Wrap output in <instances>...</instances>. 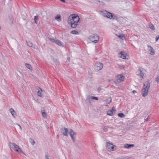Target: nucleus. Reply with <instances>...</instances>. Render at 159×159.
<instances>
[{
	"instance_id": "nucleus-10",
	"label": "nucleus",
	"mask_w": 159,
	"mask_h": 159,
	"mask_svg": "<svg viewBox=\"0 0 159 159\" xmlns=\"http://www.w3.org/2000/svg\"><path fill=\"white\" fill-rule=\"evenodd\" d=\"M148 49L149 53L151 55H154L155 53V52L153 48L150 46L148 45Z\"/></svg>"
},
{
	"instance_id": "nucleus-40",
	"label": "nucleus",
	"mask_w": 159,
	"mask_h": 159,
	"mask_svg": "<svg viewBox=\"0 0 159 159\" xmlns=\"http://www.w3.org/2000/svg\"><path fill=\"white\" fill-rule=\"evenodd\" d=\"M136 91H135V90H133V93H136Z\"/></svg>"
},
{
	"instance_id": "nucleus-42",
	"label": "nucleus",
	"mask_w": 159,
	"mask_h": 159,
	"mask_svg": "<svg viewBox=\"0 0 159 159\" xmlns=\"http://www.w3.org/2000/svg\"><path fill=\"white\" fill-rule=\"evenodd\" d=\"M109 99H110V102L111 101V99L110 98H109Z\"/></svg>"
},
{
	"instance_id": "nucleus-13",
	"label": "nucleus",
	"mask_w": 159,
	"mask_h": 159,
	"mask_svg": "<svg viewBox=\"0 0 159 159\" xmlns=\"http://www.w3.org/2000/svg\"><path fill=\"white\" fill-rule=\"evenodd\" d=\"M61 133L64 135L67 136V133L68 132V130L66 128H63L61 129Z\"/></svg>"
},
{
	"instance_id": "nucleus-26",
	"label": "nucleus",
	"mask_w": 159,
	"mask_h": 159,
	"mask_svg": "<svg viewBox=\"0 0 159 159\" xmlns=\"http://www.w3.org/2000/svg\"><path fill=\"white\" fill-rule=\"evenodd\" d=\"M138 76L140 78H141V79H142L143 78L144 74L143 73L142 71Z\"/></svg>"
},
{
	"instance_id": "nucleus-24",
	"label": "nucleus",
	"mask_w": 159,
	"mask_h": 159,
	"mask_svg": "<svg viewBox=\"0 0 159 159\" xmlns=\"http://www.w3.org/2000/svg\"><path fill=\"white\" fill-rule=\"evenodd\" d=\"M70 33L72 34H79L77 31L75 30L71 31L70 32Z\"/></svg>"
},
{
	"instance_id": "nucleus-8",
	"label": "nucleus",
	"mask_w": 159,
	"mask_h": 159,
	"mask_svg": "<svg viewBox=\"0 0 159 159\" xmlns=\"http://www.w3.org/2000/svg\"><path fill=\"white\" fill-rule=\"evenodd\" d=\"M48 39L51 42L53 43H55L56 44L59 46H61L62 47L64 46V45L62 43L57 39H54L50 38H49Z\"/></svg>"
},
{
	"instance_id": "nucleus-27",
	"label": "nucleus",
	"mask_w": 159,
	"mask_h": 159,
	"mask_svg": "<svg viewBox=\"0 0 159 159\" xmlns=\"http://www.w3.org/2000/svg\"><path fill=\"white\" fill-rule=\"evenodd\" d=\"M142 68H140L139 69V70L137 71L136 73H137V75H139V74H140V73L142 72Z\"/></svg>"
},
{
	"instance_id": "nucleus-9",
	"label": "nucleus",
	"mask_w": 159,
	"mask_h": 159,
	"mask_svg": "<svg viewBox=\"0 0 159 159\" xmlns=\"http://www.w3.org/2000/svg\"><path fill=\"white\" fill-rule=\"evenodd\" d=\"M69 134L73 142H75V133L72 130L70 129L69 132Z\"/></svg>"
},
{
	"instance_id": "nucleus-3",
	"label": "nucleus",
	"mask_w": 159,
	"mask_h": 159,
	"mask_svg": "<svg viewBox=\"0 0 159 159\" xmlns=\"http://www.w3.org/2000/svg\"><path fill=\"white\" fill-rule=\"evenodd\" d=\"M150 86V84L149 80H147L144 83L143 88L142 91V94L143 97H144L148 95Z\"/></svg>"
},
{
	"instance_id": "nucleus-22",
	"label": "nucleus",
	"mask_w": 159,
	"mask_h": 159,
	"mask_svg": "<svg viewBox=\"0 0 159 159\" xmlns=\"http://www.w3.org/2000/svg\"><path fill=\"white\" fill-rule=\"evenodd\" d=\"M118 116L120 117V118H124L125 117V115L123 113H120L118 114Z\"/></svg>"
},
{
	"instance_id": "nucleus-20",
	"label": "nucleus",
	"mask_w": 159,
	"mask_h": 159,
	"mask_svg": "<svg viewBox=\"0 0 159 159\" xmlns=\"http://www.w3.org/2000/svg\"><path fill=\"white\" fill-rule=\"evenodd\" d=\"M42 91V90L41 89L39 88L37 92V95L38 96L41 97H43V95L41 94Z\"/></svg>"
},
{
	"instance_id": "nucleus-37",
	"label": "nucleus",
	"mask_w": 159,
	"mask_h": 159,
	"mask_svg": "<svg viewBox=\"0 0 159 159\" xmlns=\"http://www.w3.org/2000/svg\"><path fill=\"white\" fill-rule=\"evenodd\" d=\"M149 120V118L148 117L146 119H145L144 120L146 121H148Z\"/></svg>"
},
{
	"instance_id": "nucleus-23",
	"label": "nucleus",
	"mask_w": 159,
	"mask_h": 159,
	"mask_svg": "<svg viewBox=\"0 0 159 159\" xmlns=\"http://www.w3.org/2000/svg\"><path fill=\"white\" fill-rule=\"evenodd\" d=\"M39 18L38 16H35L34 17V23H35L37 24L38 23V20Z\"/></svg>"
},
{
	"instance_id": "nucleus-46",
	"label": "nucleus",
	"mask_w": 159,
	"mask_h": 159,
	"mask_svg": "<svg viewBox=\"0 0 159 159\" xmlns=\"http://www.w3.org/2000/svg\"><path fill=\"white\" fill-rule=\"evenodd\" d=\"M1 27H0V30H1Z\"/></svg>"
},
{
	"instance_id": "nucleus-44",
	"label": "nucleus",
	"mask_w": 159,
	"mask_h": 159,
	"mask_svg": "<svg viewBox=\"0 0 159 159\" xmlns=\"http://www.w3.org/2000/svg\"><path fill=\"white\" fill-rule=\"evenodd\" d=\"M119 159H122V158H119Z\"/></svg>"
},
{
	"instance_id": "nucleus-19",
	"label": "nucleus",
	"mask_w": 159,
	"mask_h": 159,
	"mask_svg": "<svg viewBox=\"0 0 159 159\" xmlns=\"http://www.w3.org/2000/svg\"><path fill=\"white\" fill-rule=\"evenodd\" d=\"M55 19L57 21H61V16L60 15H57L55 17Z\"/></svg>"
},
{
	"instance_id": "nucleus-5",
	"label": "nucleus",
	"mask_w": 159,
	"mask_h": 159,
	"mask_svg": "<svg viewBox=\"0 0 159 159\" xmlns=\"http://www.w3.org/2000/svg\"><path fill=\"white\" fill-rule=\"evenodd\" d=\"M105 145L107 150L109 152L114 151L116 149V146L111 143L107 142Z\"/></svg>"
},
{
	"instance_id": "nucleus-43",
	"label": "nucleus",
	"mask_w": 159,
	"mask_h": 159,
	"mask_svg": "<svg viewBox=\"0 0 159 159\" xmlns=\"http://www.w3.org/2000/svg\"><path fill=\"white\" fill-rule=\"evenodd\" d=\"M97 2H99V3H100V1H99V0H97Z\"/></svg>"
},
{
	"instance_id": "nucleus-14",
	"label": "nucleus",
	"mask_w": 159,
	"mask_h": 159,
	"mask_svg": "<svg viewBox=\"0 0 159 159\" xmlns=\"http://www.w3.org/2000/svg\"><path fill=\"white\" fill-rule=\"evenodd\" d=\"M41 112L42 113V116L44 118H46L47 116V114L45 112V110L44 108H42L41 109Z\"/></svg>"
},
{
	"instance_id": "nucleus-1",
	"label": "nucleus",
	"mask_w": 159,
	"mask_h": 159,
	"mask_svg": "<svg viewBox=\"0 0 159 159\" xmlns=\"http://www.w3.org/2000/svg\"><path fill=\"white\" fill-rule=\"evenodd\" d=\"M79 20L80 18L78 15L76 14H73L69 16L67 22L70 25L72 28H75L78 25Z\"/></svg>"
},
{
	"instance_id": "nucleus-30",
	"label": "nucleus",
	"mask_w": 159,
	"mask_h": 159,
	"mask_svg": "<svg viewBox=\"0 0 159 159\" xmlns=\"http://www.w3.org/2000/svg\"><path fill=\"white\" fill-rule=\"evenodd\" d=\"M118 37L122 40H124V39L125 38V35H120L118 36Z\"/></svg>"
},
{
	"instance_id": "nucleus-45",
	"label": "nucleus",
	"mask_w": 159,
	"mask_h": 159,
	"mask_svg": "<svg viewBox=\"0 0 159 159\" xmlns=\"http://www.w3.org/2000/svg\"><path fill=\"white\" fill-rule=\"evenodd\" d=\"M57 137H58V135H57Z\"/></svg>"
},
{
	"instance_id": "nucleus-7",
	"label": "nucleus",
	"mask_w": 159,
	"mask_h": 159,
	"mask_svg": "<svg viewBox=\"0 0 159 159\" xmlns=\"http://www.w3.org/2000/svg\"><path fill=\"white\" fill-rule=\"evenodd\" d=\"M103 66V64L102 63L97 62L94 66L95 69L97 71H99L102 69Z\"/></svg>"
},
{
	"instance_id": "nucleus-39",
	"label": "nucleus",
	"mask_w": 159,
	"mask_h": 159,
	"mask_svg": "<svg viewBox=\"0 0 159 159\" xmlns=\"http://www.w3.org/2000/svg\"><path fill=\"white\" fill-rule=\"evenodd\" d=\"M18 125L20 129L21 130L22 129L21 126L20 125H19L18 124Z\"/></svg>"
},
{
	"instance_id": "nucleus-2",
	"label": "nucleus",
	"mask_w": 159,
	"mask_h": 159,
	"mask_svg": "<svg viewBox=\"0 0 159 159\" xmlns=\"http://www.w3.org/2000/svg\"><path fill=\"white\" fill-rule=\"evenodd\" d=\"M99 13L102 16L104 17L113 20L117 19V17L116 15L106 10H103L100 11Z\"/></svg>"
},
{
	"instance_id": "nucleus-18",
	"label": "nucleus",
	"mask_w": 159,
	"mask_h": 159,
	"mask_svg": "<svg viewBox=\"0 0 159 159\" xmlns=\"http://www.w3.org/2000/svg\"><path fill=\"white\" fill-rule=\"evenodd\" d=\"M134 144H126L124 145V147L126 148H130L134 147Z\"/></svg>"
},
{
	"instance_id": "nucleus-31",
	"label": "nucleus",
	"mask_w": 159,
	"mask_h": 159,
	"mask_svg": "<svg viewBox=\"0 0 159 159\" xmlns=\"http://www.w3.org/2000/svg\"><path fill=\"white\" fill-rule=\"evenodd\" d=\"M27 44L29 47H32L33 44L31 43L28 42H27Z\"/></svg>"
},
{
	"instance_id": "nucleus-28",
	"label": "nucleus",
	"mask_w": 159,
	"mask_h": 159,
	"mask_svg": "<svg viewBox=\"0 0 159 159\" xmlns=\"http://www.w3.org/2000/svg\"><path fill=\"white\" fill-rule=\"evenodd\" d=\"M150 28L152 30H155V27L154 25L152 24H150L149 25Z\"/></svg>"
},
{
	"instance_id": "nucleus-11",
	"label": "nucleus",
	"mask_w": 159,
	"mask_h": 159,
	"mask_svg": "<svg viewBox=\"0 0 159 159\" xmlns=\"http://www.w3.org/2000/svg\"><path fill=\"white\" fill-rule=\"evenodd\" d=\"M116 111L115 108L113 107H112L111 109L107 111V113L108 115L110 116H112Z\"/></svg>"
},
{
	"instance_id": "nucleus-29",
	"label": "nucleus",
	"mask_w": 159,
	"mask_h": 159,
	"mask_svg": "<svg viewBox=\"0 0 159 159\" xmlns=\"http://www.w3.org/2000/svg\"><path fill=\"white\" fill-rule=\"evenodd\" d=\"M102 129L103 130L106 131L108 130V127L107 126H103V127Z\"/></svg>"
},
{
	"instance_id": "nucleus-25",
	"label": "nucleus",
	"mask_w": 159,
	"mask_h": 159,
	"mask_svg": "<svg viewBox=\"0 0 159 159\" xmlns=\"http://www.w3.org/2000/svg\"><path fill=\"white\" fill-rule=\"evenodd\" d=\"M30 143L32 145H34L35 143V142L34 141V140L33 139H31V138L30 139Z\"/></svg>"
},
{
	"instance_id": "nucleus-36",
	"label": "nucleus",
	"mask_w": 159,
	"mask_h": 159,
	"mask_svg": "<svg viewBox=\"0 0 159 159\" xmlns=\"http://www.w3.org/2000/svg\"><path fill=\"white\" fill-rule=\"evenodd\" d=\"M101 90V89L100 87H99L98 89V92H100Z\"/></svg>"
},
{
	"instance_id": "nucleus-12",
	"label": "nucleus",
	"mask_w": 159,
	"mask_h": 159,
	"mask_svg": "<svg viewBox=\"0 0 159 159\" xmlns=\"http://www.w3.org/2000/svg\"><path fill=\"white\" fill-rule=\"evenodd\" d=\"M117 80L118 83H120V82L124 81L125 79V76L122 75H117Z\"/></svg>"
},
{
	"instance_id": "nucleus-21",
	"label": "nucleus",
	"mask_w": 159,
	"mask_h": 159,
	"mask_svg": "<svg viewBox=\"0 0 159 159\" xmlns=\"http://www.w3.org/2000/svg\"><path fill=\"white\" fill-rule=\"evenodd\" d=\"M25 65L26 67L30 70H32V68L31 67V66L29 64L26 63L25 64Z\"/></svg>"
},
{
	"instance_id": "nucleus-16",
	"label": "nucleus",
	"mask_w": 159,
	"mask_h": 159,
	"mask_svg": "<svg viewBox=\"0 0 159 159\" xmlns=\"http://www.w3.org/2000/svg\"><path fill=\"white\" fill-rule=\"evenodd\" d=\"M86 101L89 102V103L91 104V100L92 99V96L91 97L90 96H87L86 99Z\"/></svg>"
},
{
	"instance_id": "nucleus-4",
	"label": "nucleus",
	"mask_w": 159,
	"mask_h": 159,
	"mask_svg": "<svg viewBox=\"0 0 159 159\" xmlns=\"http://www.w3.org/2000/svg\"><path fill=\"white\" fill-rule=\"evenodd\" d=\"M9 145L11 149H13L14 151L18 152H20L22 154L25 155L24 152L22 151L19 146L14 143L10 142L9 143Z\"/></svg>"
},
{
	"instance_id": "nucleus-33",
	"label": "nucleus",
	"mask_w": 159,
	"mask_h": 159,
	"mask_svg": "<svg viewBox=\"0 0 159 159\" xmlns=\"http://www.w3.org/2000/svg\"><path fill=\"white\" fill-rule=\"evenodd\" d=\"M155 80L157 83L159 82V76L156 78Z\"/></svg>"
},
{
	"instance_id": "nucleus-34",
	"label": "nucleus",
	"mask_w": 159,
	"mask_h": 159,
	"mask_svg": "<svg viewBox=\"0 0 159 159\" xmlns=\"http://www.w3.org/2000/svg\"><path fill=\"white\" fill-rule=\"evenodd\" d=\"M159 39V36H157L156 37V41H157Z\"/></svg>"
},
{
	"instance_id": "nucleus-41",
	"label": "nucleus",
	"mask_w": 159,
	"mask_h": 159,
	"mask_svg": "<svg viewBox=\"0 0 159 159\" xmlns=\"http://www.w3.org/2000/svg\"><path fill=\"white\" fill-rule=\"evenodd\" d=\"M101 4V5H104V3L102 2H101V3H100Z\"/></svg>"
},
{
	"instance_id": "nucleus-17",
	"label": "nucleus",
	"mask_w": 159,
	"mask_h": 159,
	"mask_svg": "<svg viewBox=\"0 0 159 159\" xmlns=\"http://www.w3.org/2000/svg\"><path fill=\"white\" fill-rule=\"evenodd\" d=\"M9 111L12 116L15 118L16 115V113L14 110L12 108H10Z\"/></svg>"
},
{
	"instance_id": "nucleus-35",
	"label": "nucleus",
	"mask_w": 159,
	"mask_h": 159,
	"mask_svg": "<svg viewBox=\"0 0 159 159\" xmlns=\"http://www.w3.org/2000/svg\"><path fill=\"white\" fill-rule=\"evenodd\" d=\"M45 157H46V159H50L49 158V156L48 155H46L45 156Z\"/></svg>"
},
{
	"instance_id": "nucleus-6",
	"label": "nucleus",
	"mask_w": 159,
	"mask_h": 159,
	"mask_svg": "<svg viewBox=\"0 0 159 159\" xmlns=\"http://www.w3.org/2000/svg\"><path fill=\"white\" fill-rule=\"evenodd\" d=\"M89 39L92 42L96 43L99 40V37L97 34H94L90 36Z\"/></svg>"
},
{
	"instance_id": "nucleus-32",
	"label": "nucleus",
	"mask_w": 159,
	"mask_h": 159,
	"mask_svg": "<svg viewBox=\"0 0 159 159\" xmlns=\"http://www.w3.org/2000/svg\"><path fill=\"white\" fill-rule=\"evenodd\" d=\"M92 100H98V98L97 97L92 96Z\"/></svg>"
},
{
	"instance_id": "nucleus-38",
	"label": "nucleus",
	"mask_w": 159,
	"mask_h": 159,
	"mask_svg": "<svg viewBox=\"0 0 159 159\" xmlns=\"http://www.w3.org/2000/svg\"><path fill=\"white\" fill-rule=\"evenodd\" d=\"M59 0L60 1H61L62 2H63V3H64L65 2V0Z\"/></svg>"
},
{
	"instance_id": "nucleus-15",
	"label": "nucleus",
	"mask_w": 159,
	"mask_h": 159,
	"mask_svg": "<svg viewBox=\"0 0 159 159\" xmlns=\"http://www.w3.org/2000/svg\"><path fill=\"white\" fill-rule=\"evenodd\" d=\"M120 54L121 55L120 57L122 58L123 59H125L126 58L127 54L124 51H121L120 52Z\"/></svg>"
}]
</instances>
